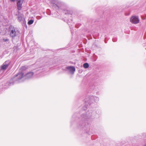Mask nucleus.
Wrapping results in <instances>:
<instances>
[{"label": "nucleus", "instance_id": "nucleus-1", "mask_svg": "<svg viewBox=\"0 0 146 146\" xmlns=\"http://www.w3.org/2000/svg\"><path fill=\"white\" fill-rule=\"evenodd\" d=\"M24 76V74L22 72L18 73L14 77L12 78L9 82H7V84L9 86H11L16 81H19Z\"/></svg>", "mask_w": 146, "mask_h": 146}, {"label": "nucleus", "instance_id": "nucleus-2", "mask_svg": "<svg viewBox=\"0 0 146 146\" xmlns=\"http://www.w3.org/2000/svg\"><path fill=\"white\" fill-rule=\"evenodd\" d=\"M63 4L58 0H52L51 5L53 8L58 10L62 7Z\"/></svg>", "mask_w": 146, "mask_h": 146}, {"label": "nucleus", "instance_id": "nucleus-3", "mask_svg": "<svg viewBox=\"0 0 146 146\" xmlns=\"http://www.w3.org/2000/svg\"><path fill=\"white\" fill-rule=\"evenodd\" d=\"M9 32L10 33V36L12 39H14L17 35V31L15 30L14 26L11 25L9 26Z\"/></svg>", "mask_w": 146, "mask_h": 146}, {"label": "nucleus", "instance_id": "nucleus-4", "mask_svg": "<svg viewBox=\"0 0 146 146\" xmlns=\"http://www.w3.org/2000/svg\"><path fill=\"white\" fill-rule=\"evenodd\" d=\"M92 109H90L88 110L87 112L86 113V114L83 113L81 115V116L82 118L85 117H90L92 116L93 115L94 113Z\"/></svg>", "mask_w": 146, "mask_h": 146}, {"label": "nucleus", "instance_id": "nucleus-5", "mask_svg": "<svg viewBox=\"0 0 146 146\" xmlns=\"http://www.w3.org/2000/svg\"><path fill=\"white\" fill-rule=\"evenodd\" d=\"M18 14L16 15L18 16V21L21 23L25 24L26 23L25 19L24 17L23 14L21 13L19 11L18 12Z\"/></svg>", "mask_w": 146, "mask_h": 146}, {"label": "nucleus", "instance_id": "nucleus-6", "mask_svg": "<svg viewBox=\"0 0 146 146\" xmlns=\"http://www.w3.org/2000/svg\"><path fill=\"white\" fill-rule=\"evenodd\" d=\"M10 62L9 60H7L1 66V70H5L9 67L10 64Z\"/></svg>", "mask_w": 146, "mask_h": 146}, {"label": "nucleus", "instance_id": "nucleus-7", "mask_svg": "<svg viewBox=\"0 0 146 146\" xmlns=\"http://www.w3.org/2000/svg\"><path fill=\"white\" fill-rule=\"evenodd\" d=\"M130 21L133 24H136L139 23V20L138 17L134 16L131 17Z\"/></svg>", "mask_w": 146, "mask_h": 146}, {"label": "nucleus", "instance_id": "nucleus-8", "mask_svg": "<svg viewBox=\"0 0 146 146\" xmlns=\"http://www.w3.org/2000/svg\"><path fill=\"white\" fill-rule=\"evenodd\" d=\"M23 0H17V8L19 10H20L22 8V2Z\"/></svg>", "mask_w": 146, "mask_h": 146}, {"label": "nucleus", "instance_id": "nucleus-9", "mask_svg": "<svg viewBox=\"0 0 146 146\" xmlns=\"http://www.w3.org/2000/svg\"><path fill=\"white\" fill-rule=\"evenodd\" d=\"M66 69H68L72 74H73L75 71V69L73 66H69L66 67Z\"/></svg>", "mask_w": 146, "mask_h": 146}, {"label": "nucleus", "instance_id": "nucleus-10", "mask_svg": "<svg viewBox=\"0 0 146 146\" xmlns=\"http://www.w3.org/2000/svg\"><path fill=\"white\" fill-rule=\"evenodd\" d=\"M34 73L32 72H29L27 74L25 75V77L28 79H29L31 78L33 75Z\"/></svg>", "mask_w": 146, "mask_h": 146}, {"label": "nucleus", "instance_id": "nucleus-11", "mask_svg": "<svg viewBox=\"0 0 146 146\" xmlns=\"http://www.w3.org/2000/svg\"><path fill=\"white\" fill-rule=\"evenodd\" d=\"M64 13L66 15L70 14L71 15L72 14V12L68 10H65L64 11Z\"/></svg>", "mask_w": 146, "mask_h": 146}, {"label": "nucleus", "instance_id": "nucleus-12", "mask_svg": "<svg viewBox=\"0 0 146 146\" xmlns=\"http://www.w3.org/2000/svg\"><path fill=\"white\" fill-rule=\"evenodd\" d=\"M92 98L94 100V102L96 103L99 100L98 98L95 96L92 97Z\"/></svg>", "mask_w": 146, "mask_h": 146}, {"label": "nucleus", "instance_id": "nucleus-13", "mask_svg": "<svg viewBox=\"0 0 146 146\" xmlns=\"http://www.w3.org/2000/svg\"><path fill=\"white\" fill-rule=\"evenodd\" d=\"M83 67L85 68H88L89 67V64L88 63H85L84 64Z\"/></svg>", "mask_w": 146, "mask_h": 146}, {"label": "nucleus", "instance_id": "nucleus-14", "mask_svg": "<svg viewBox=\"0 0 146 146\" xmlns=\"http://www.w3.org/2000/svg\"><path fill=\"white\" fill-rule=\"evenodd\" d=\"M33 22L34 20H33L31 19L28 22V24L29 25H31L33 23Z\"/></svg>", "mask_w": 146, "mask_h": 146}, {"label": "nucleus", "instance_id": "nucleus-15", "mask_svg": "<svg viewBox=\"0 0 146 146\" xmlns=\"http://www.w3.org/2000/svg\"><path fill=\"white\" fill-rule=\"evenodd\" d=\"M3 40L4 41V42H7V41H9V39H5V38H3Z\"/></svg>", "mask_w": 146, "mask_h": 146}, {"label": "nucleus", "instance_id": "nucleus-16", "mask_svg": "<svg viewBox=\"0 0 146 146\" xmlns=\"http://www.w3.org/2000/svg\"><path fill=\"white\" fill-rule=\"evenodd\" d=\"M112 40L113 42H115L117 40V39L115 38H113L112 39Z\"/></svg>", "mask_w": 146, "mask_h": 146}, {"label": "nucleus", "instance_id": "nucleus-17", "mask_svg": "<svg viewBox=\"0 0 146 146\" xmlns=\"http://www.w3.org/2000/svg\"><path fill=\"white\" fill-rule=\"evenodd\" d=\"M25 66H23L22 67V68L23 69H25Z\"/></svg>", "mask_w": 146, "mask_h": 146}, {"label": "nucleus", "instance_id": "nucleus-18", "mask_svg": "<svg viewBox=\"0 0 146 146\" xmlns=\"http://www.w3.org/2000/svg\"><path fill=\"white\" fill-rule=\"evenodd\" d=\"M12 2H14L15 1V0H10Z\"/></svg>", "mask_w": 146, "mask_h": 146}, {"label": "nucleus", "instance_id": "nucleus-19", "mask_svg": "<svg viewBox=\"0 0 146 146\" xmlns=\"http://www.w3.org/2000/svg\"><path fill=\"white\" fill-rule=\"evenodd\" d=\"M87 102H86V104H87Z\"/></svg>", "mask_w": 146, "mask_h": 146}, {"label": "nucleus", "instance_id": "nucleus-20", "mask_svg": "<svg viewBox=\"0 0 146 146\" xmlns=\"http://www.w3.org/2000/svg\"><path fill=\"white\" fill-rule=\"evenodd\" d=\"M144 146H146V145H144Z\"/></svg>", "mask_w": 146, "mask_h": 146}]
</instances>
